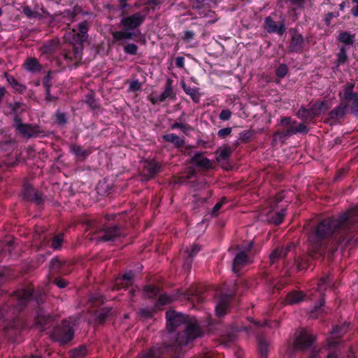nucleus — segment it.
<instances>
[{"label": "nucleus", "mask_w": 358, "mask_h": 358, "mask_svg": "<svg viewBox=\"0 0 358 358\" xmlns=\"http://www.w3.org/2000/svg\"><path fill=\"white\" fill-rule=\"evenodd\" d=\"M26 191V197L27 199H31L32 198V192H34V189L31 186H27L25 187Z\"/></svg>", "instance_id": "nucleus-62"}, {"label": "nucleus", "mask_w": 358, "mask_h": 358, "mask_svg": "<svg viewBox=\"0 0 358 358\" xmlns=\"http://www.w3.org/2000/svg\"><path fill=\"white\" fill-rule=\"evenodd\" d=\"M24 66L27 71H34L38 69L39 64L35 59H29L24 62Z\"/></svg>", "instance_id": "nucleus-30"}, {"label": "nucleus", "mask_w": 358, "mask_h": 358, "mask_svg": "<svg viewBox=\"0 0 358 358\" xmlns=\"http://www.w3.org/2000/svg\"><path fill=\"white\" fill-rule=\"evenodd\" d=\"M164 139L167 142L173 143L176 147L179 148L184 145V141L179 136L173 134H169L164 136Z\"/></svg>", "instance_id": "nucleus-24"}, {"label": "nucleus", "mask_w": 358, "mask_h": 358, "mask_svg": "<svg viewBox=\"0 0 358 358\" xmlns=\"http://www.w3.org/2000/svg\"><path fill=\"white\" fill-rule=\"evenodd\" d=\"M62 242H63V235L62 234L57 235L52 240V247L55 250H58L61 248Z\"/></svg>", "instance_id": "nucleus-37"}, {"label": "nucleus", "mask_w": 358, "mask_h": 358, "mask_svg": "<svg viewBox=\"0 0 358 358\" xmlns=\"http://www.w3.org/2000/svg\"><path fill=\"white\" fill-rule=\"evenodd\" d=\"M23 13L30 18L33 17H41L43 16V15L46 14L47 12L43 9L41 8V13L37 11V10H32L29 7L25 6L23 8Z\"/></svg>", "instance_id": "nucleus-25"}, {"label": "nucleus", "mask_w": 358, "mask_h": 358, "mask_svg": "<svg viewBox=\"0 0 358 358\" xmlns=\"http://www.w3.org/2000/svg\"><path fill=\"white\" fill-rule=\"evenodd\" d=\"M31 295L32 290L31 289H22L17 292V297L21 303H24L28 301Z\"/></svg>", "instance_id": "nucleus-26"}, {"label": "nucleus", "mask_w": 358, "mask_h": 358, "mask_svg": "<svg viewBox=\"0 0 358 358\" xmlns=\"http://www.w3.org/2000/svg\"><path fill=\"white\" fill-rule=\"evenodd\" d=\"M6 77L8 83L12 86V87L15 91L19 92H23L24 91H25V86L19 83L14 77L9 75H6Z\"/></svg>", "instance_id": "nucleus-23"}, {"label": "nucleus", "mask_w": 358, "mask_h": 358, "mask_svg": "<svg viewBox=\"0 0 358 358\" xmlns=\"http://www.w3.org/2000/svg\"><path fill=\"white\" fill-rule=\"evenodd\" d=\"M145 16L141 13H136L121 20L120 24L124 29L132 31L140 27L144 22Z\"/></svg>", "instance_id": "nucleus-6"}, {"label": "nucleus", "mask_w": 358, "mask_h": 358, "mask_svg": "<svg viewBox=\"0 0 358 358\" xmlns=\"http://www.w3.org/2000/svg\"><path fill=\"white\" fill-rule=\"evenodd\" d=\"M52 324V319L42 310L37 313L35 319V325L41 331H44L50 327Z\"/></svg>", "instance_id": "nucleus-11"}, {"label": "nucleus", "mask_w": 358, "mask_h": 358, "mask_svg": "<svg viewBox=\"0 0 358 358\" xmlns=\"http://www.w3.org/2000/svg\"><path fill=\"white\" fill-rule=\"evenodd\" d=\"M348 60V55L344 47L340 49L338 54L337 64L338 66L345 64Z\"/></svg>", "instance_id": "nucleus-33"}, {"label": "nucleus", "mask_w": 358, "mask_h": 358, "mask_svg": "<svg viewBox=\"0 0 358 358\" xmlns=\"http://www.w3.org/2000/svg\"><path fill=\"white\" fill-rule=\"evenodd\" d=\"M183 89L187 94L189 95L192 99L195 101H198L199 99V95L196 90L190 87L183 85Z\"/></svg>", "instance_id": "nucleus-32"}, {"label": "nucleus", "mask_w": 358, "mask_h": 358, "mask_svg": "<svg viewBox=\"0 0 358 358\" xmlns=\"http://www.w3.org/2000/svg\"><path fill=\"white\" fill-rule=\"evenodd\" d=\"M298 116L303 120H312L314 118L310 110L301 108L299 110Z\"/></svg>", "instance_id": "nucleus-31"}, {"label": "nucleus", "mask_w": 358, "mask_h": 358, "mask_svg": "<svg viewBox=\"0 0 358 358\" xmlns=\"http://www.w3.org/2000/svg\"><path fill=\"white\" fill-rule=\"evenodd\" d=\"M192 161L194 164L202 168L208 169L211 166L210 161L201 154L195 155Z\"/></svg>", "instance_id": "nucleus-20"}, {"label": "nucleus", "mask_w": 358, "mask_h": 358, "mask_svg": "<svg viewBox=\"0 0 358 358\" xmlns=\"http://www.w3.org/2000/svg\"><path fill=\"white\" fill-rule=\"evenodd\" d=\"M350 215L351 213H347L338 218H329L323 220L317 226L315 234L310 237V241L315 243L317 240L330 236L336 229L343 227Z\"/></svg>", "instance_id": "nucleus-1"}, {"label": "nucleus", "mask_w": 358, "mask_h": 358, "mask_svg": "<svg viewBox=\"0 0 358 358\" xmlns=\"http://www.w3.org/2000/svg\"><path fill=\"white\" fill-rule=\"evenodd\" d=\"M55 282L60 288H64L67 285V282L63 279H56Z\"/></svg>", "instance_id": "nucleus-59"}, {"label": "nucleus", "mask_w": 358, "mask_h": 358, "mask_svg": "<svg viewBox=\"0 0 358 358\" xmlns=\"http://www.w3.org/2000/svg\"><path fill=\"white\" fill-rule=\"evenodd\" d=\"M87 103L92 106V107H96V103L95 100L94 99L93 96L92 95L87 96Z\"/></svg>", "instance_id": "nucleus-63"}, {"label": "nucleus", "mask_w": 358, "mask_h": 358, "mask_svg": "<svg viewBox=\"0 0 358 358\" xmlns=\"http://www.w3.org/2000/svg\"><path fill=\"white\" fill-rule=\"evenodd\" d=\"M231 133V128L227 127V128H224V129H220L218 131L217 134L220 138H224L226 136H229Z\"/></svg>", "instance_id": "nucleus-51"}, {"label": "nucleus", "mask_w": 358, "mask_h": 358, "mask_svg": "<svg viewBox=\"0 0 358 358\" xmlns=\"http://www.w3.org/2000/svg\"><path fill=\"white\" fill-rule=\"evenodd\" d=\"M231 154V150L229 148L222 149L220 154V157L222 159L228 158Z\"/></svg>", "instance_id": "nucleus-53"}, {"label": "nucleus", "mask_w": 358, "mask_h": 358, "mask_svg": "<svg viewBox=\"0 0 358 358\" xmlns=\"http://www.w3.org/2000/svg\"><path fill=\"white\" fill-rule=\"evenodd\" d=\"M229 299L228 296L222 297L215 306L216 315L222 317L224 315L229 309Z\"/></svg>", "instance_id": "nucleus-17"}, {"label": "nucleus", "mask_w": 358, "mask_h": 358, "mask_svg": "<svg viewBox=\"0 0 358 358\" xmlns=\"http://www.w3.org/2000/svg\"><path fill=\"white\" fill-rule=\"evenodd\" d=\"M88 29V23L85 21L83 22L78 26V33H76V31L73 29V32L66 34V38L69 41L83 43L87 39Z\"/></svg>", "instance_id": "nucleus-9"}, {"label": "nucleus", "mask_w": 358, "mask_h": 358, "mask_svg": "<svg viewBox=\"0 0 358 358\" xmlns=\"http://www.w3.org/2000/svg\"><path fill=\"white\" fill-rule=\"evenodd\" d=\"M314 341V337L306 330H300L296 333L293 347L288 346L285 350L284 358H291L295 349L303 350L308 348Z\"/></svg>", "instance_id": "nucleus-2"}, {"label": "nucleus", "mask_w": 358, "mask_h": 358, "mask_svg": "<svg viewBox=\"0 0 358 358\" xmlns=\"http://www.w3.org/2000/svg\"><path fill=\"white\" fill-rule=\"evenodd\" d=\"M145 170L152 176L160 171V165L156 162H150L145 166Z\"/></svg>", "instance_id": "nucleus-28"}, {"label": "nucleus", "mask_w": 358, "mask_h": 358, "mask_svg": "<svg viewBox=\"0 0 358 358\" xmlns=\"http://www.w3.org/2000/svg\"><path fill=\"white\" fill-rule=\"evenodd\" d=\"M296 129V122H293L290 125L287 126V128L284 129L282 135L285 136H289L295 134L294 130Z\"/></svg>", "instance_id": "nucleus-38"}, {"label": "nucleus", "mask_w": 358, "mask_h": 358, "mask_svg": "<svg viewBox=\"0 0 358 358\" xmlns=\"http://www.w3.org/2000/svg\"><path fill=\"white\" fill-rule=\"evenodd\" d=\"M166 318L167 328L169 331H173L176 327L186 322L185 316L175 311H168L166 313Z\"/></svg>", "instance_id": "nucleus-10"}, {"label": "nucleus", "mask_w": 358, "mask_h": 358, "mask_svg": "<svg viewBox=\"0 0 358 358\" xmlns=\"http://www.w3.org/2000/svg\"><path fill=\"white\" fill-rule=\"evenodd\" d=\"M172 129H180L184 132H187L188 130H189L190 127L182 124V123H178L176 122L171 125Z\"/></svg>", "instance_id": "nucleus-47"}, {"label": "nucleus", "mask_w": 358, "mask_h": 358, "mask_svg": "<svg viewBox=\"0 0 358 358\" xmlns=\"http://www.w3.org/2000/svg\"><path fill=\"white\" fill-rule=\"evenodd\" d=\"M187 338L186 341H182L179 340L180 345H187L190 341L194 339L195 338L198 337L200 334V330L198 327V326L195 324H189L186 327V332H185Z\"/></svg>", "instance_id": "nucleus-14"}, {"label": "nucleus", "mask_w": 358, "mask_h": 358, "mask_svg": "<svg viewBox=\"0 0 358 358\" xmlns=\"http://www.w3.org/2000/svg\"><path fill=\"white\" fill-rule=\"evenodd\" d=\"M287 73V67L285 64H281L276 70V75L279 78H284Z\"/></svg>", "instance_id": "nucleus-44"}, {"label": "nucleus", "mask_w": 358, "mask_h": 358, "mask_svg": "<svg viewBox=\"0 0 358 358\" xmlns=\"http://www.w3.org/2000/svg\"><path fill=\"white\" fill-rule=\"evenodd\" d=\"M292 120L290 117H282L281 119V125L284 127V129L287 128V126L290 125L291 123H292Z\"/></svg>", "instance_id": "nucleus-58"}, {"label": "nucleus", "mask_w": 358, "mask_h": 358, "mask_svg": "<svg viewBox=\"0 0 358 358\" xmlns=\"http://www.w3.org/2000/svg\"><path fill=\"white\" fill-rule=\"evenodd\" d=\"M52 336L61 344H64L70 341L73 336V330L71 323L66 321L63 322L60 326L54 329Z\"/></svg>", "instance_id": "nucleus-3"}, {"label": "nucleus", "mask_w": 358, "mask_h": 358, "mask_svg": "<svg viewBox=\"0 0 358 358\" xmlns=\"http://www.w3.org/2000/svg\"><path fill=\"white\" fill-rule=\"evenodd\" d=\"M258 348L261 358H266L268 352V343L266 340H259Z\"/></svg>", "instance_id": "nucleus-27"}, {"label": "nucleus", "mask_w": 358, "mask_h": 358, "mask_svg": "<svg viewBox=\"0 0 358 358\" xmlns=\"http://www.w3.org/2000/svg\"><path fill=\"white\" fill-rule=\"evenodd\" d=\"M56 122L59 124H64L66 122V115L62 113H57L55 115Z\"/></svg>", "instance_id": "nucleus-48"}, {"label": "nucleus", "mask_w": 358, "mask_h": 358, "mask_svg": "<svg viewBox=\"0 0 358 358\" xmlns=\"http://www.w3.org/2000/svg\"><path fill=\"white\" fill-rule=\"evenodd\" d=\"M303 38L301 34H294L292 36L291 43H290V50L292 51H299L303 48Z\"/></svg>", "instance_id": "nucleus-18"}, {"label": "nucleus", "mask_w": 358, "mask_h": 358, "mask_svg": "<svg viewBox=\"0 0 358 358\" xmlns=\"http://www.w3.org/2000/svg\"><path fill=\"white\" fill-rule=\"evenodd\" d=\"M352 13L354 16H358V5L352 10Z\"/></svg>", "instance_id": "nucleus-64"}, {"label": "nucleus", "mask_w": 358, "mask_h": 358, "mask_svg": "<svg viewBox=\"0 0 358 358\" xmlns=\"http://www.w3.org/2000/svg\"><path fill=\"white\" fill-rule=\"evenodd\" d=\"M354 85H345L343 92L340 94L342 102L345 107H350L353 113H358V93L353 92Z\"/></svg>", "instance_id": "nucleus-4"}, {"label": "nucleus", "mask_w": 358, "mask_h": 358, "mask_svg": "<svg viewBox=\"0 0 358 358\" xmlns=\"http://www.w3.org/2000/svg\"><path fill=\"white\" fill-rule=\"evenodd\" d=\"M145 292L147 293L148 297H153L158 294V289L155 286L148 285L145 287Z\"/></svg>", "instance_id": "nucleus-42"}, {"label": "nucleus", "mask_w": 358, "mask_h": 358, "mask_svg": "<svg viewBox=\"0 0 358 358\" xmlns=\"http://www.w3.org/2000/svg\"><path fill=\"white\" fill-rule=\"evenodd\" d=\"M78 45H74V47H73L76 57H79L81 55L82 50H83V47H82L83 43H80V42H78Z\"/></svg>", "instance_id": "nucleus-56"}, {"label": "nucleus", "mask_w": 358, "mask_h": 358, "mask_svg": "<svg viewBox=\"0 0 358 358\" xmlns=\"http://www.w3.org/2000/svg\"><path fill=\"white\" fill-rule=\"evenodd\" d=\"M253 246V243L250 242L248 245L245 248V251H241L237 253L234 259L233 264V271L237 273L239 270L248 264L251 263L250 257L246 252H249Z\"/></svg>", "instance_id": "nucleus-7"}, {"label": "nucleus", "mask_w": 358, "mask_h": 358, "mask_svg": "<svg viewBox=\"0 0 358 358\" xmlns=\"http://www.w3.org/2000/svg\"><path fill=\"white\" fill-rule=\"evenodd\" d=\"M345 105L342 107L339 106L333 111H331V115L332 117H342L345 114Z\"/></svg>", "instance_id": "nucleus-39"}, {"label": "nucleus", "mask_w": 358, "mask_h": 358, "mask_svg": "<svg viewBox=\"0 0 358 358\" xmlns=\"http://www.w3.org/2000/svg\"><path fill=\"white\" fill-rule=\"evenodd\" d=\"M58 46V42L56 40H50L44 43L40 48L43 54H50L55 50Z\"/></svg>", "instance_id": "nucleus-21"}, {"label": "nucleus", "mask_w": 358, "mask_h": 358, "mask_svg": "<svg viewBox=\"0 0 358 358\" xmlns=\"http://www.w3.org/2000/svg\"><path fill=\"white\" fill-rule=\"evenodd\" d=\"M61 262L58 259L54 258L51 260L50 266L51 269L57 268L60 266Z\"/></svg>", "instance_id": "nucleus-57"}, {"label": "nucleus", "mask_w": 358, "mask_h": 358, "mask_svg": "<svg viewBox=\"0 0 358 358\" xmlns=\"http://www.w3.org/2000/svg\"><path fill=\"white\" fill-rule=\"evenodd\" d=\"M194 36V33L192 31H187L185 32L184 39L187 41H189Z\"/></svg>", "instance_id": "nucleus-61"}, {"label": "nucleus", "mask_w": 358, "mask_h": 358, "mask_svg": "<svg viewBox=\"0 0 358 358\" xmlns=\"http://www.w3.org/2000/svg\"><path fill=\"white\" fill-rule=\"evenodd\" d=\"M294 248L293 244H289L285 248H277L270 255V261L272 264L278 259L285 257L289 252Z\"/></svg>", "instance_id": "nucleus-13"}, {"label": "nucleus", "mask_w": 358, "mask_h": 358, "mask_svg": "<svg viewBox=\"0 0 358 358\" xmlns=\"http://www.w3.org/2000/svg\"><path fill=\"white\" fill-rule=\"evenodd\" d=\"M172 95H173V87H172L171 82L170 80H168L166 83L164 91L163 92V93L159 96H155L152 97L151 101L153 103H156L157 102H162L164 100H166L167 98L171 97Z\"/></svg>", "instance_id": "nucleus-15"}, {"label": "nucleus", "mask_w": 358, "mask_h": 358, "mask_svg": "<svg viewBox=\"0 0 358 358\" xmlns=\"http://www.w3.org/2000/svg\"><path fill=\"white\" fill-rule=\"evenodd\" d=\"M134 278V274L132 273H127L124 274L122 278L120 279L121 284L123 286H128L131 283V279Z\"/></svg>", "instance_id": "nucleus-41"}, {"label": "nucleus", "mask_w": 358, "mask_h": 358, "mask_svg": "<svg viewBox=\"0 0 358 358\" xmlns=\"http://www.w3.org/2000/svg\"><path fill=\"white\" fill-rule=\"evenodd\" d=\"M310 110L315 117L322 113H324L327 110V107L324 102H316L311 106Z\"/></svg>", "instance_id": "nucleus-22"}, {"label": "nucleus", "mask_w": 358, "mask_h": 358, "mask_svg": "<svg viewBox=\"0 0 358 358\" xmlns=\"http://www.w3.org/2000/svg\"><path fill=\"white\" fill-rule=\"evenodd\" d=\"M171 302V298L166 294L160 295L157 306H163Z\"/></svg>", "instance_id": "nucleus-45"}, {"label": "nucleus", "mask_w": 358, "mask_h": 358, "mask_svg": "<svg viewBox=\"0 0 358 358\" xmlns=\"http://www.w3.org/2000/svg\"><path fill=\"white\" fill-rule=\"evenodd\" d=\"M43 86L45 88V92H48V94H49V92L50 91V86H51V84H50V76H47L45 78H44V80H43Z\"/></svg>", "instance_id": "nucleus-54"}, {"label": "nucleus", "mask_w": 358, "mask_h": 358, "mask_svg": "<svg viewBox=\"0 0 358 358\" xmlns=\"http://www.w3.org/2000/svg\"><path fill=\"white\" fill-rule=\"evenodd\" d=\"M124 50L126 53L136 55L137 53L138 47L134 43H130L126 45Z\"/></svg>", "instance_id": "nucleus-43"}, {"label": "nucleus", "mask_w": 358, "mask_h": 358, "mask_svg": "<svg viewBox=\"0 0 358 358\" xmlns=\"http://www.w3.org/2000/svg\"><path fill=\"white\" fill-rule=\"evenodd\" d=\"M176 65L179 68H183L185 65V59L183 57H178L176 59Z\"/></svg>", "instance_id": "nucleus-60"}, {"label": "nucleus", "mask_w": 358, "mask_h": 358, "mask_svg": "<svg viewBox=\"0 0 358 358\" xmlns=\"http://www.w3.org/2000/svg\"><path fill=\"white\" fill-rule=\"evenodd\" d=\"M71 151L77 156H85L86 152L83 150L80 146L73 145L71 148Z\"/></svg>", "instance_id": "nucleus-46"}, {"label": "nucleus", "mask_w": 358, "mask_h": 358, "mask_svg": "<svg viewBox=\"0 0 358 358\" xmlns=\"http://www.w3.org/2000/svg\"><path fill=\"white\" fill-rule=\"evenodd\" d=\"M121 234L122 231L117 227H108L99 230L94 238L100 241H110L115 240Z\"/></svg>", "instance_id": "nucleus-8"}, {"label": "nucleus", "mask_w": 358, "mask_h": 358, "mask_svg": "<svg viewBox=\"0 0 358 358\" xmlns=\"http://www.w3.org/2000/svg\"><path fill=\"white\" fill-rule=\"evenodd\" d=\"M307 127L304 124H296L295 134L296 133H306L307 132Z\"/></svg>", "instance_id": "nucleus-55"}, {"label": "nucleus", "mask_w": 358, "mask_h": 358, "mask_svg": "<svg viewBox=\"0 0 358 358\" xmlns=\"http://www.w3.org/2000/svg\"><path fill=\"white\" fill-rule=\"evenodd\" d=\"M225 201L226 199H222L220 201L215 204L212 211V215L213 216H216L218 214L219 210L222 208V205L225 203Z\"/></svg>", "instance_id": "nucleus-50"}, {"label": "nucleus", "mask_w": 358, "mask_h": 358, "mask_svg": "<svg viewBox=\"0 0 358 358\" xmlns=\"http://www.w3.org/2000/svg\"><path fill=\"white\" fill-rule=\"evenodd\" d=\"M129 89L131 91H138L141 89V84L138 80H134L130 83Z\"/></svg>", "instance_id": "nucleus-52"}, {"label": "nucleus", "mask_w": 358, "mask_h": 358, "mask_svg": "<svg viewBox=\"0 0 358 358\" xmlns=\"http://www.w3.org/2000/svg\"><path fill=\"white\" fill-rule=\"evenodd\" d=\"M338 40L345 44L353 43V37L348 32H342L338 36Z\"/></svg>", "instance_id": "nucleus-35"}, {"label": "nucleus", "mask_w": 358, "mask_h": 358, "mask_svg": "<svg viewBox=\"0 0 358 358\" xmlns=\"http://www.w3.org/2000/svg\"><path fill=\"white\" fill-rule=\"evenodd\" d=\"M113 38L115 41L127 40L133 38L134 34L129 30L123 29L122 31H114L112 34Z\"/></svg>", "instance_id": "nucleus-19"}, {"label": "nucleus", "mask_w": 358, "mask_h": 358, "mask_svg": "<svg viewBox=\"0 0 358 358\" xmlns=\"http://www.w3.org/2000/svg\"><path fill=\"white\" fill-rule=\"evenodd\" d=\"M264 24L265 29L269 33L278 32L279 35L282 36L285 31V28L283 23L280 24V26H278L276 22L270 17H268L265 19Z\"/></svg>", "instance_id": "nucleus-12"}, {"label": "nucleus", "mask_w": 358, "mask_h": 358, "mask_svg": "<svg viewBox=\"0 0 358 358\" xmlns=\"http://www.w3.org/2000/svg\"><path fill=\"white\" fill-rule=\"evenodd\" d=\"M330 280V278L328 276L325 278L321 279L317 284V289L318 292L320 293V294H322L324 291L326 289V284L327 283V281Z\"/></svg>", "instance_id": "nucleus-40"}, {"label": "nucleus", "mask_w": 358, "mask_h": 358, "mask_svg": "<svg viewBox=\"0 0 358 358\" xmlns=\"http://www.w3.org/2000/svg\"><path fill=\"white\" fill-rule=\"evenodd\" d=\"M86 355L87 349L85 347L82 346L71 350V358H83Z\"/></svg>", "instance_id": "nucleus-29"}, {"label": "nucleus", "mask_w": 358, "mask_h": 358, "mask_svg": "<svg viewBox=\"0 0 358 358\" xmlns=\"http://www.w3.org/2000/svg\"><path fill=\"white\" fill-rule=\"evenodd\" d=\"M14 127L17 133L27 138L35 137L40 132L38 127L23 123L18 115L14 117Z\"/></svg>", "instance_id": "nucleus-5"}, {"label": "nucleus", "mask_w": 358, "mask_h": 358, "mask_svg": "<svg viewBox=\"0 0 358 358\" xmlns=\"http://www.w3.org/2000/svg\"><path fill=\"white\" fill-rule=\"evenodd\" d=\"M200 250V247L198 245L193 244L190 245L189 248L185 251V253L187 255L188 257H192Z\"/></svg>", "instance_id": "nucleus-36"}, {"label": "nucleus", "mask_w": 358, "mask_h": 358, "mask_svg": "<svg viewBox=\"0 0 358 358\" xmlns=\"http://www.w3.org/2000/svg\"><path fill=\"white\" fill-rule=\"evenodd\" d=\"M231 116V112L229 110H222L220 114V119L223 121L229 120Z\"/></svg>", "instance_id": "nucleus-49"}, {"label": "nucleus", "mask_w": 358, "mask_h": 358, "mask_svg": "<svg viewBox=\"0 0 358 358\" xmlns=\"http://www.w3.org/2000/svg\"><path fill=\"white\" fill-rule=\"evenodd\" d=\"M305 299V294L302 292L292 291L286 297L285 302L289 305L297 304Z\"/></svg>", "instance_id": "nucleus-16"}, {"label": "nucleus", "mask_w": 358, "mask_h": 358, "mask_svg": "<svg viewBox=\"0 0 358 358\" xmlns=\"http://www.w3.org/2000/svg\"><path fill=\"white\" fill-rule=\"evenodd\" d=\"M285 215V209H282L280 212L275 213V217H272L270 221L275 224H279L282 222Z\"/></svg>", "instance_id": "nucleus-34"}]
</instances>
